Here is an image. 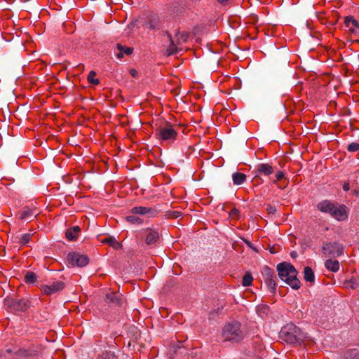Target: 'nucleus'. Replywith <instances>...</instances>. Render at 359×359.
I'll return each instance as SVG.
<instances>
[{"mask_svg":"<svg viewBox=\"0 0 359 359\" xmlns=\"http://www.w3.org/2000/svg\"><path fill=\"white\" fill-rule=\"evenodd\" d=\"M278 276L282 280L291 286L293 289L300 287V281L297 278V271L290 263H280L277 266Z\"/></svg>","mask_w":359,"mask_h":359,"instance_id":"f257e3e1","label":"nucleus"},{"mask_svg":"<svg viewBox=\"0 0 359 359\" xmlns=\"http://www.w3.org/2000/svg\"><path fill=\"white\" fill-rule=\"evenodd\" d=\"M244 337L245 334L241 330V325L239 322L226 323L223 327L222 338L224 341L238 343L244 339Z\"/></svg>","mask_w":359,"mask_h":359,"instance_id":"f03ea898","label":"nucleus"},{"mask_svg":"<svg viewBox=\"0 0 359 359\" xmlns=\"http://www.w3.org/2000/svg\"><path fill=\"white\" fill-rule=\"evenodd\" d=\"M280 338L287 344L298 345L302 341L303 334L299 328L290 323L281 329Z\"/></svg>","mask_w":359,"mask_h":359,"instance_id":"7ed1b4c3","label":"nucleus"},{"mask_svg":"<svg viewBox=\"0 0 359 359\" xmlns=\"http://www.w3.org/2000/svg\"><path fill=\"white\" fill-rule=\"evenodd\" d=\"M156 136L157 139L161 141L173 142L177 138V132L174 129L172 124L167 122L156 129Z\"/></svg>","mask_w":359,"mask_h":359,"instance_id":"20e7f679","label":"nucleus"},{"mask_svg":"<svg viewBox=\"0 0 359 359\" xmlns=\"http://www.w3.org/2000/svg\"><path fill=\"white\" fill-rule=\"evenodd\" d=\"M65 287L64 282L56 280L51 283L43 284L40 286V290L43 294L51 295L62 291Z\"/></svg>","mask_w":359,"mask_h":359,"instance_id":"39448f33","label":"nucleus"},{"mask_svg":"<svg viewBox=\"0 0 359 359\" xmlns=\"http://www.w3.org/2000/svg\"><path fill=\"white\" fill-rule=\"evenodd\" d=\"M67 262L72 266L83 267L88 263V258L83 255L71 252L67 256Z\"/></svg>","mask_w":359,"mask_h":359,"instance_id":"423d86ee","label":"nucleus"},{"mask_svg":"<svg viewBox=\"0 0 359 359\" xmlns=\"http://www.w3.org/2000/svg\"><path fill=\"white\" fill-rule=\"evenodd\" d=\"M323 252L325 256L336 257L343 254V248L337 243H327L323 246Z\"/></svg>","mask_w":359,"mask_h":359,"instance_id":"0eeeda50","label":"nucleus"},{"mask_svg":"<svg viewBox=\"0 0 359 359\" xmlns=\"http://www.w3.org/2000/svg\"><path fill=\"white\" fill-rule=\"evenodd\" d=\"M330 215L338 221L346 220L348 216L346 206L336 203Z\"/></svg>","mask_w":359,"mask_h":359,"instance_id":"6e6552de","label":"nucleus"},{"mask_svg":"<svg viewBox=\"0 0 359 359\" xmlns=\"http://www.w3.org/2000/svg\"><path fill=\"white\" fill-rule=\"evenodd\" d=\"M132 214L140 215H148L149 217H156L158 215V211L152 208L136 206L131 209Z\"/></svg>","mask_w":359,"mask_h":359,"instance_id":"1a4fd4ad","label":"nucleus"},{"mask_svg":"<svg viewBox=\"0 0 359 359\" xmlns=\"http://www.w3.org/2000/svg\"><path fill=\"white\" fill-rule=\"evenodd\" d=\"M344 23L348 32L355 35L359 32V23L353 17H346Z\"/></svg>","mask_w":359,"mask_h":359,"instance_id":"9d476101","label":"nucleus"},{"mask_svg":"<svg viewBox=\"0 0 359 359\" xmlns=\"http://www.w3.org/2000/svg\"><path fill=\"white\" fill-rule=\"evenodd\" d=\"M11 307L16 311H25L29 307V302L26 299L14 300L12 302Z\"/></svg>","mask_w":359,"mask_h":359,"instance_id":"9b49d317","label":"nucleus"},{"mask_svg":"<svg viewBox=\"0 0 359 359\" xmlns=\"http://www.w3.org/2000/svg\"><path fill=\"white\" fill-rule=\"evenodd\" d=\"M335 204L336 203H332L331 201H330L328 200H325V201L320 202L317 205V208L320 212H325V213H329L330 215H331L332 211Z\"/></svg>","mask_w":359,"mask_h":359,"instance_id":"f8f14e48","label":"nucleus"},{"mask_svg":"<svg viewBox=\"0 0 359 359\" xmlns=\"http://www.w3.org/2000/svg\"><path fill=\"white\" fill-rule=\"evenodd\" d=\"M257 173L269 176L273 172V167L269 163H259L256 167Z\"/></svg>","mask_w":359,"mask_h":359,"instance_id":"ddd939ff","label":"nucleus"},{"mask_svg":"<svg viewBox=\"0 0 359 359\" xmlns=\"http://www.w3.org/2000/svg\"><path fill=\"white\" fill-rule=\"evenodd\" d=\"M80 228L78 226L69 228L66 231V238L68 241H74L79 237Z\"/></svg>","mask_w":359,"mask_h":359,"instance_id":"4468645a","label":"nucleus"},{"mask_svg":"<svg viewBox=\"0 0 359 359\" xmlns=\"http://www.w3.org/2000/svg\"><path fill=\"white\" fill-rule=\"evenodd\" d=\"M147 231V237H146L147 244L151 245V244L155 243L159 238L158 231L153 230V229H148Z\"/></svg>","mask_w":359,"mask_h":359,"instance_id":"2eb2a0df","label":"nucleus"},{"mask_svg":"<svg viewBox=\"0 0 359 359\" xmlns=\"http://www.w3.org/2000/svg\"><path fill=\"white\" fill-rule=\"evenodd\" d=\"M247 176L245 174L236 172L232 175L233 182L235 185H241L246 180Z\"/></svg>","mask_w":359,"mask_h":359,"instance_id":"dca6fc26","label":"nucleus"},{"mask_svg":"<svg viewBox=\"0 0 359 359\" xmlns=\"http://www.w3.org/2000/svg\"><path fill=\"white\" fill-rule=\"evenodd\" d=\"M325 266L327 270L332 272H337L339 269V263L337 260L327 259Z\"/></svg>","mask_w":359,"mask_h":359,"instance_id":"f3484780","label":"nucleus"},{"mask_svg":"<svg viewBox=\"0 0 359 359\" xmlns=\"http://www.w3.org/2000/svg\"><path fill=\"white\" fill-rule=\"evenodd\" d=\"M102 243H106L111 246L114 249H120L121 248V244L118 242L115 238L109 236L107 238H105L102 240Z\"/></svg>","mask_w":359,"mask_h":359,"instance_id":"a211bd4d","label":"nucleus"},{"mask_svg":"<svg viewBox=\"0 0 359 359\" xmlns=\"http://www.w3.org/2000/svg\"><path fill=\"white\" fill-rule=\"evenodd\" d=\"M304 278L306 281L313 283L315 280V275L312 269L309 266H306L304 270Z\"/></svg>","mask_w":359,"mask_h":359,"instance_id":"6ab92c4d","label":"nucleus"},{"mask_svg":"<svg viewBox=\"0 0 359 359\" xmlns=\"http://www.w3.org/2000/svg\"><path fill=\"white\" fill-rule=\"evenodd\" d=\"M117 48L119 50V53H117V57L118 58L123 57L124 54L129 55L132 54V53H133L132 48H130L129 47L123 46L120 44L117 45Z\"/></svg>","mask_w":359,"mask_h":359,"instance_id":"aec40b11","label":"nucleus"},{"mask_svg":"<svg viewBox=\"0 0 359 359\" xmlns=\"http://www.w3.org/2000/svg\"><path fill=\"white\" fill-rule=\"evenodd\" d=\"M359 278L358 277L353 276L348 280L344 283L345 287L347 288L355 289L358 286Z\"/></svg>","mask_w":359,"mask_h":359,"instance_id":"412c9836","label":"nucleus"},{"mask_svg":"<svg viewBox=\"0 0 359 359\" xmlns=\"http://www.w3.org/2000/svg\"><path fill=\"white\" fill-rule=\"evenodd\" d=\"M37 213L28 208H25L21 215L23 219H29L32 217H36Z\"/></svg>","mask_w":359,"mask_h":359,"instance_id":"4be33fe9","label":"nucleus"},{"mask_svg":"<svg viewBox=\"0 0 359 359\" xmlns=\"http://www.w3.org/2000/svg\"><path fill=\"white\" fill-rule=\"evenodd\" d=\"M37 280V276L34 272L28 271L25 276V283L29 284L34 283Z\"/></svg>","mask_w":359,"mask_h":359,"instance_id":"5701e85b","label":"nucleus"},{"mask_svg":"<svg viewBox=\"0 0 359 359\" xmlns=\"http://www.w3.org/2000/svg\"><path fill=\"white\" fill-rule=\"evenodd\" d=\"M252 276L250 273H245L243 277L242 284L245 287H248L252 285Z\"/></svg>","mask_w":359,"mask_h":359,"instance_id":"b1692460","label":"nucleus"},{"mask_svg":"<svg viewBox=\"0 0 359 359\" xmlns=\"http://www.w3.org/2000/svg\"><path fill=\"white\" fill-rule=\"evenodd\" d=\"M96 73L94 71H90L88 75V81L90 83L93 85H97L100 83L98 79L95 78Z\"/></svg>","mask_w":359,"mask_h":359,"instance_id":"393cba45","label":"nucleus"},{"mask_svg":"<svg viewBox=\"0 0 359 359\" xmlns=\"http://www.w3.org/2000/svg\"><path fill=\"white\" fill-rule=\"evenodd\" d=\"M126 219L128 222L132 224H139L142 223V220L138 217L135 216L134 214H133L132 215L127 216Z\"/></svg>","mask_w":359,"mask_h":359,"instance_id":"a878e982","label":"nucleus"},{"mask_svg":"<svg viewBox=\"0 0 359 359\" xmlns=\"http://www.w3.org/2000/svg\"><path fill=\"white\" fill-rule=\"evenodd\" d=\"M99 359H117V357L111 351H105L102 353Z\"/></svg>","mask_w":359,"mask_h":359,"instance_id":"bb28decb","label":"nucleus"},{"mask_svg":"<svg viewBox=\"0 0 359 359\" xmlns=\"http://www.w3.org/2000/svg\"><path fill=\"white\" fill-rule=\"evenodd\" d=\"M31 238L30 233H25L20 238V244L25 245L29 243Z\"/></svg>","mask_w":359,"mask_h":359,"instance_id":"cd10ccee","label":"nucleus"},{"mask_svg":"<svg viewBox=\"0 0 359 359\" xmlns=\"http://www.w3.org/2000/svg\"><path fill=\"white\" fill-rule=\"evenodd\" d=\"M285 177V172L280 170L276 174V180L273 181L274 184H276L278 181L281 180Z\"/></svg>","mask_w":359,"mask_h":359,"instance_id":"c85d7f7f","label":"nucleus"},{"mask_svg":"<svg viewBox=\"0 0 359 359\" xmlns=\"http://www.w3.org/2000/svg\"><path fill=\"white\" fill-rule=\"evenodd\" d=\"M348 150L349 151H352V152L359 150V144L355 143V142H353V143L350 144L348 146Z\"/></svg>","mask_w":359,"mask_h":359,"instance_id":"c756f323","label":"nucleus"},{"mask_svg":"<svg viewBox=\"0 0 359 359\" xmlns=\"http://www.w3.org/2000/svg\"><path fill=\"white\" fill-rule=\"evenodd\" d=\"M147 27L151 29H158V22L156 20H151L148 23Z\"/></svg>","mask_w":359,"mask_h":359,"instance_id":"7c9ffc66","label":"nucleus"},{"mask_svg":"<svg viewBox=\"0 0 359 359\" xmlns=\"http://www.w3.org/2000/svg\"><path fill=\"white\" fill-rule=\"evenodd\" d=\"M181 215V212L179 211H172L168 213V217L177 218Z\"/></svg>","mask_w":359,"mask_h":359,"instance_id":"2f4dec72","label":"nucleus"},{"mask_svg":"<svg viewBox=\"0 0 359 359\" xmlns=\"http://www.w3.org/2000/svg\"><path fill=\"white\" fill-rule=\"evenodd\" d=\"M343 189L345 191H348L350 189V186L348 183H344L343 185Z\"/></svg>","mask_w":359,"mask_h":359,"instance_id":"473e14b6","label":"nucleus"},{"mask_svg":"<svg viewBox=\"0 0 359 359\" xmlns=\"http://www.w3.org/2000/svg\"><path fill=\"white\" fill-rule=\"evenodd\" d=\"M219 4L226 5L230 0H217Z\"/></svg>","mask_w":359,"mask_h":359,"instance_id":"72a5a7b5","label":"nucleus"},{"mask_svg":"<svg viewBox=\"0 0 359 359\" xmlns=\"http://www.w3.org/2000/svg\"><path fill=\"white\" fill-rule=\"evenodd\" d=\"M351 359H359V355L352 357Z\"/></svg>","mask_w":359,"mask_h":359,"instance_id":"f704fd0d","label":"nucleus"},{"mask_svg":"<svg viewBox=\"0 0 359 359\" xmlns=\"http://www.w3.org/2000/svg\"><path fill=\"white\" fill-rule=\"evenodd\" d=\"M271 284H273V285L274 286L275 285L274 281H273L272 280H270V285Z\"/></svg>","mask_w":359,"mask_h":359,"instance_id":"c9c22d12","label":"nucleus"},{"mask_svg":"<svg viewBox=\"0 0 359 359\" xmlns=\"http://www.w3.org/2000/svg\"><path fill=\"white\" fill-rule=\"evenodd\" d=\"M292 257H294L296 255V252H293L291 253Z\"/></svg>","mask_w":359,"mask_h":359,"instance_id":"e433bc0d","label":"nucleus"},{"mask_svg":"<svg viewBox=\"0 0 359 359\" xmlns=\"http://www.w3.org/2000/svg\"><path fill=\"white\" fill-rule=\"evenodd\" d=\"M130 26L131 27H134V26H135V22H132V23L130 25Z\"/></svg>","mask_w":359,"mask_h":359,"instance_id":"4c0bfd02","label":"nucleus"},{"mask_svg":"<svg viewBox=\"0 0 359 359\" xmlns=\"http://www.w3.org/2000/svg\"><path fill=\"white\" fill-rule=\"evenodd\" d=\"M131 74H132L133 76H134V75H135V71H134V70H131Z\"/></svg>","mask_w":359,"mask_h":359,"instance_id":"58836bf2","label":"nucleus"},{"mask_svg":"<svg viewBox=\"0 0 359 359\" xmlns=\"http://www.w3.org/2000/svg\"><path fill=\"white\" fill-rule=\"evenodd\" d=\"M236 212H237V210H233V211H232V214H233H233H236Z\"/></svg>","mask_w":359,"mask_h":359,"instance_id":"ea45409f","label":"nucleus"},{"mask_svg":"<svg viewBox=\"0 0 359 359\" xmlns=\"http://www.w3.org/2000/svg\"><path fill=\"white\" fill-rule=\"evenodd\" d=\"M236 212H237V210H233V211H232V214H233H233H236Z\"/></svg>","mask_w":359,"mask_h":359,"instance_id":"a19ab883","label":"nucleus"},{"mask_svg":"<svg viewBox=\"0 0 359 359\" xmlns=\"http://www.w3.org/2000/svg\"><path fill=\"white\" fill-rule=\"evenodd\" d=\"M271 252L274 253V249H272V250H271Z\"/></svg>","mask_w":359,"mask_h":359,"instance_id":"79ce46f5","label":"nucleus"},{"mask_svg":"<svg viewBox=\"0 0 359 359\" xmlns=\"http://www.w3.org/2000/svg\"><path fill=\"white\" fill-rule=\"evenodd\" d=\"M271 252L274 253V249H272V250H271Z\"/></svg>","mask_w":359,"mask_h":359,"instance_id":"37998d69","label":"nucleus"}]
</instances>
